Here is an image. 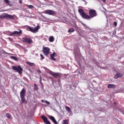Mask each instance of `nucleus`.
I'll return each mask as SVG.
<instances>
[{"label":"nucleus","mask_w":124,"mask_h":124,"mask_svg":"<svg viewBox=\"0 0 124 124\" xmlns=\"http://www.w3.org/2000/svg\"><path fill=\"white\" fill-rule=\"evenodd\" d=\"M78 12L79 13L80 16H81L83 19H85L86 20H91L94 18V17H96L97 16V13H96V11L93 9H90L89 10V16L86 14L84 10L82 9H79L78 10Z\"/></svg>","instance_id":"nucleus-1"},{"label":"nucleus","mask_w":124,"mask_h":124,"mask_svg":"<svg viewBox=\"0 0 124 124\" xmlns=\"http://www.w3.org/2000/svg\"><path fill=\"white\" fill-rule=\"evenodd\" d=\"M20 95L21 99V103L27 104L28 103V101L26 100L25 96H26V90L25 89H22L20 93Z\"/></svg>","instance_id":"nucleus-2"},{"label":"nucleus","mask_w":124,"mask_h":124,"mask_svg":"<svg viewBox=\"0 0 124 124\" xmlns=\"http://www.w3.org/2000/svg\"><path fill=\"white\" fill-rule=\"evenodd\" d=\"M12 69H13V70H15L16 72H18L19 74H22V72H23V68L20 65H14L12 66Z\"/></svg>","instance_id":"nucleus-3"},{"label":"nucleus","mask_w":124,"mask_h":124,"mask_svg":"<svg viewBox=\"0 0 124 124\" xmlns=\"http://www.w3.org/2000/svg\"><path fill=\"white\" fill-rule=\"evenodd\" d=\"M40 29V26L38 25L36 28L31 27L30 26H28V31H30L31 32H33V33H36L37 31H38V30Z\"/></svg>","instance_id":"nucleus-4"},{"label":"nucleus","mask_w":124,"mask_h":124,"mask_svg":"<svg viewBox=\"0 0 124 124\" xmlns=\"http://www.w3.org/2000/svg\"><path fill=\"white\" fill-rule=\"evenodd\" d=\"M0 19H4V18H6V19H11L12 20H14L15 17L13 16H11L9 15L8 14H3L0 16Z\"/></svg>","instance_id":"nucleus-5"},{"label":"nucleus","mask_w":124,"mask_h":124,"mask_svg":"<svg viewBox=\"0 0 124 124\" xmlns=\"http://www.w3.org/2000/svg\"><path fill=\"white\" fill-rule=\"evenodd\" d=\"M22 39V42H24V43H27V44H31L32 43V40L30 37H23Z\"/></svg>","instance_id":"nucleus-6"},{"label":"nucleus","mask_w":124,"mask_h":124,"mask_svg":"<svg viewBox=\"0 0 124 124\" xmlns=\"http://www.w3.org/2000/svg\"><path fill=\"white\" fill-rule=\"evenodd\" d=\"M42 52L45 56H47L50 54V48L43 46Z\"/></svg>","instance_id":"nucleus-7"},{"label":"nucleus","mask_w":124,"mask_h":124,"mask_svg":"<svg viewBox=\"0 0 124 124\" xmlns=\"http://www.w3.org/2000/svg\"><path fill=\"white\" fill-rule=\"evenodd\" d=\"M49 74H50L52 76L54 77V78H58V77H60V76H62V74L60 73H54L52 71H49L48 72Z\"/></svg>","instance_id":"nucleus-8"},{"label":"nucleus","mask_w":124,"mask_h":124,"mask_svg":"<svg viewBox=\"0 0 124 124\" xmlns=\"http://www.w3.org/2000/svg\"><path fill=\"white\" fill-rule=\"evenodd\" d=\"M41 118L42 119L43 122L46 124H51V122H50L48 120L47 117L46 116H42Z\"/></svg>","instance_id":"nucleus-9"},{"label":"nucleus","mask_w":124,"mask_h":124,"mask_svg":"<svg viewBox=\"0 0 124 124\" xmlns=\"http://www.w3.org/2000/svg\"><path fill=\"white\" fill-rule=\"evenodd\" d=\"M46 14H48V15H55L56 14V12L55 11H53L52 10H46L45 11Z\"/></svg>","instance_id":"nucleus-10"},{"label":"nucleus","mask_w":124,"mask_h":124,"mask_svg":"<svg viewBox=\"0 0 124 124\" xmlns=\"http://www.w3.org/2000/svg\"><path fill=\"white\" fill-rule=\"evenodd\" d=\"M123 76H124V75H123V74L121 73H117L115 76H114V78L115 79H118V78H122V77H123Z\"/></svg>","instance_id":"nucleus-11"},{"label":"nucleus","mask_w":124,"mask_h":124,"mask_svg":"<svg viewBox=\"0 0 124 124\" xmlns=\"http://www.w3.org/2000/svg\"><path fill=\"white\" fill-rule=\"evenodd\" d=\"M48 118H49V119H50V120H51V121H52L53 123H54V124H58V122H57V121L55 119V117H54L53 116L49 115L48 116Z\"/></svg>","instance_id":"nucleus-12"},{"label":"nucleus","mask_w":124,"mask_h":124,"mask_svg":"<svg viewBox=\"0 0 124 124\" xmlns=\"http://www.w3.org/2000/svg\"><path fill=\"white\" fill-rule=\"evenodd\" d=\"M13 34H14V36L15 35H21L22 34V30H19V31H15L13 32Z\"/></svg>","instance_id":"nucleus-13"},{"label":"nucleus","mask_w":124,"mask_h":124,"mask_svg":"<svg viewBox=\"0 0 124 124\" xmlns=\"http://www.w3.org/2000/svg\"><path fill=\"white\" fill-rule=\"evenodd\" d=\"M57 55L56 53L53 52L52 54L50 55V58L52 61H57L56 58H54L55 55Z\"/></svg>","instance_id":"nucleus-14"},{"label":"nucleus","mask_w":124,"mask_h":124,"mask_svg":"<svg viewBox=\"0 0 124 124\" xmlns=\"http://www.w3.org/2000/svg\"><path fill=\"white\" fill-rule=\"evenodd\" d=\"M108 89H115L116 88V85L113 84H109L108 85Z\"/></svg>","instance_id":"nucleus-15"},{"label":"nucleus","mask_w":124,"mask_h":124,"mask_svg":"<svg viewBox=\"0 0 124 124\" xmlns=\"http://www.w3.org/2000/svg\"><path fill=\"white\" fill-rule=\"evenodd\" d=\"M48 40L49 42H54L55 41V38H54L52 36L49 37Z\"/></svg>","instance_id":"nucleus-16"},{"label":"nucleus","mask_w":124,"mask_h":124,"mask_svg":"<svg viewBox=\"0 0 124 124\" xmlns=\"http://www.w3.org/2000/svg\"><path fill=\"white\" fill-rule=\"evenodd\" d=\"M65 109L68 111V113H70L71 112V109L70 108H69V107L67 106H65Z\"/></svg>","instance_id":"nucleus-17"},{"label":"nucleus","mask_w":124,"mask_h":124,"mask_svg":"<svg viewBox=\"0 0 124 124\" xmlns=\"http://www.w3.org/2000/svg\"><path fill=\"white\" fill-rule=\"evenodd\" d=\"M81 25H82V26H83V27H84V28L85 29H90V28H89V26H88L87 25H86V24L83 23V22H81Z\"/></svg>","instance_id":"nucleus-18"},{"label":"nucleus","mask_w":124,"mask_h":124,"mask_svg":"<svg viewBox=\"0 0 124 124\" xmlns=\"http://www.w3.org/2000/svg\"><path fill=\"white\" fill-rule=\"evenodd\" d=\"M74 29L73 28H71L69 29L68 31V32L70 33V32H74Z\"/></svg>","instance_id":"nucleus-19"},{"label":"nucleus","mask_w":124,"mask_h":124,"mask_svg":"<svg viewBox=\"0 0 124 124\" xmlns=\"http://www.w3.org/2000/svg\"><path fill=\"white\" fill-rule=\"evenodd\" d=\"M26 63L29 65H30V66H33V65H34V63H31L30 62H27Z\"/></svg>","instance_id":"nucleus-20"},{"label":"nucleus","mask_w":124,"mask_h":124,"mask_svg":"<svg viewBox=\"0 0 124 124\" xmlns=\"http://www.w3.org/2000/svg\"><path fill=\"white\" fill-rule=\"evenodd\" d=\"M6 116L8 118V119H12V117H11V115H10L9 113H7L6 114Z\"/></svg>","instance_id":"nucleus-21"},{"label":"nucleus","mask_w":124,"mask_h":124,"mask_svg":"<svg viewBox=\"0 0 124 124\" xmlns=\"http://www.w3.org/2000/svg\"><path fill=\"white\" fill-rule=\"evenodd\" d=\"M42 102H43V103H44V102H45V103L47 104V105H50V103L49 102V101L46 100H41Z\"/></svg>","instance_id":"nucleus-22"},{"label":"nucleus","mask_w":124,"mask_h":124,"mask_svg":"<svg viewBox=\"0 0 124 124\" xmlns=\"http://www.w3.org/2000/svg\"><path fill=\"white\" fill-rule=\"evenodd\" d=\"M11 59H12V60H14V61H18V58L15 56H11Z\"/></svg>","instance_id":"nucleus-23"},{"label":"nucleus","mask_w":124,"mask_h":124,"mask_svg":"<svg viewBox=\"0 0 124 124\" xmlns=\"http://www.w3.org/2000/svg\"><path fill=\"white\" fill-rule=\"evenodd\" d=\"M34 90L35 91L38 90V87H37V85H36V84L34 83Z\"/></svg>","instance_id":"nucleus-24"},{"label":"nucleus","mask_w":124,"mask_h":124,"mask_svg":"<svg viewBox=\"0 0 124 124\" xmlns=\"http://www.w3.org/2000/svg\"><path fill=\"white\" fill-rule=\"evenodd\" d=\"M63 124H68V120L65 119L63 120Z\"/></svg>","instance_id":"nucleus-25"},{"label":"nucleus","mask_w":124,"mask_h":124,"mask_svg":"<svg viewBox=\"0 0 124 124\" xmlns=\"http://www.w3.org/2000/svg\"><path fill=\"white\" fill-rule=\"evenodd\" d=\"M28 7L31 9V8H34V7H33V6H32V5H27Z\"/></svg>","instance_id":"nucleus-26"},{"label":"nucleus","mask_w":124,"mask_h":124,"mask_svg":"<svg viewBox=\"0 0 124 124\" xmlns=\"http://www.w3.org/2000/svg\"><path fill=\"white\" fill-rule=\"evenodd\" d=\"M4 1H5V3L9 5V0H4Z\"/></svg>","instance_id":"nucleus-27"},{"label":"nucleus","mask_w":124,"mask_h":124,"mask_svg":"<svg viewBox=\"0 0 124 124\" xmlns=\"http://www.w3.org/2000/svg\"><path fill=\"white\" fill-rule=\"evenodd\" d=\"M9 35H10V36H14V34H13V32H10L9 33Z\"/></svg>","instance_id":"nucleus-28"},{"label":"nucleus","mask_w":124,"mask_h":124,"mask_svg":"<svg viewBox=\"0 0 124 124\" xmlns=\"http://www.w3.org/2000/svg\"><path fill=\"white\" fill-rule=\"evenodd\" d=\"M40 83L41 85H42V86L43 85V83H42V81L41 77H40Z\"/></svg>","instance_id":"nucleus-29"},{"label":"nucleus","mask_w":124,"mask_h":124,"mask_svg":"<svg viewBox=\"0 0 124 124\" xmlns=\"http://www.w3.org/2000/svg\"><path fill=\"white\" fill-rule=\"evenodd\" d=\"M113 24H114V25L115 26V27H117V22L114 21V22H113Z\"/></svg>","instance_id":"nucleus-30"},{"label":"nucleus","mask_w":124,"mask_h":124,"mask_svg":"<svg viewBox=\"0 0 124 124\" xmlns=\"http://www.w3.org/2000/svg\"><path fill=\"white\" fill-rule=\"evenodd\" d=\"M40 57L42 60H44V56H43V55L40 54Z\"/></svg>","instance_id":"nucleus-31"},{"label":"nucleus","mask_w":124,"mask_h":124,"mask_svg":"<svg viewBox=\"0 0 124 124\" xmlns=\"http://www.w3.org/2000/svg\"><path fill=\"white\" fill-rule=\"evenodd\" d=\"M22 2L23 1H22V0H19V3H20V4H22Z\"/></svg>","instance_id":"nucleus-32"},{"label":"nucleus","mask_w":124,"mask_h":124,"mask_svg":"<svg viewBox=\"0 0 124 124\" xmlns=\"http://www.w3.org/2000/svg\"><path fill=\"white\" fill-rule=\"evenodd\" d=\"M37 72L38 73H41V71H40V70H37Z\"/></svg>","instance_id":"nucleus-33"},{"label":"nucleus","mask_w":124,"mask_h":124,"mask_svg":"<svg viewBox=\"0 0 124 124\" xmlns=\"http://www.w3.org/2000/svg\"><path fill=\"white\" fill-rule=\"evenodd\" d=\"M8 39L10 40V41H12V40H13L12 39V38H10V37H9V38H8Z\"/></svg>","instance_id":"nucleus-34"},{"label":"nucleus","mask_w":124,"mask_h":124,"mask_svg":"<svg viewBox=\"0 0 124 124\" xmlns=\"http://www.w3.org/2000/svg\"><path fill=\"white\" fill-rule=\"evenodd\" d=\"M102 1L104 3L106 2V0H102Z\"/></svg>","instance_id":"nucleus-35"},{"label":"nucleus","mask_w":124,"mask_h":124,"mask_svg":"<svg viewBox=\"0 0 124 124\" xmlns=\"http://www.w3.org/2000/svg\"><path fill=\"white\" fill-rule=\"evenodd\" d=\"M59 82H61V79H59Z\"/></svg>","instance_id":"nucleus-36"},{"label":"nucleus","mask_w":124,"mask_h":124,"mask_svg":"<svg viewBox=\"0 0 124 124\" xmlns=\"http://www.w3.org/2000/svg\"><path fill=\"white\" fill-rule=\"evenodd\" d=\"M16 45H19V44H16Z\"/></svg>","instance_id":"nucleus-37"}]
</instances>
